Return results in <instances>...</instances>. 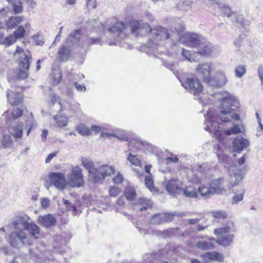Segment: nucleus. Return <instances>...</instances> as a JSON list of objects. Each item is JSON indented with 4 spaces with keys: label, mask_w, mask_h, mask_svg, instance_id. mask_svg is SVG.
I'll return each mask as SVG.
<instances>
[{
    "label": "nucleus",
    "mask_w": 263,
    "mask_h": 263,
    "mask_svg": "<svg viewBox=\"0 0 263 263\" xmlns=\"http://www.w3.org/2000/svg\"><path fill=\"white\" fill-rule=\"evenodd\" d=\"M145 184L146 186V187L149 189L151 191H152V189L154 187V182L151 176H147L145 177Z\"/></svg>",
    "instance_id": "52"
},
{
    "label": "nucleus",
    "mask_w": 263,
    "mask_h": 263,
    "mask_svg": "<svg viewBox=\"0 0 263 263\" xmlns=\"http://www.w3.org/2000/svg\"><path fill=\"white\" fill-rule=\"evenodd\" d=\"M235 75L237 78H240L246 73V66L244 65H239L236 66L235 70Z\"/></svg>",
    "instance_id": "39"
},
{
    "label": "nucleus",
    "mask_w": 263,
    "mask_h": 263,
    "mask_svg": "<svg viewBox=\"0 0 263 263\" xmlns=\"http://www.w3.org/2000/svg\"><path fill=\"white\" fill-rule=\"evenodd\" d=\"M219 94L221 98L219 119L224 122L238 120L239 115L233 112L239 107L238 100L227 91H221Z\"/></svg>",
    "instance_id": "2"
},
{
    "label": "nucleus",
    "mask_w": 263,
    "mask_h": 263,
    "mask_svg": "<svg viewBox=\"0 0 263 263\" xmlns=\"http://www.w3.org/2000/svg\"><path fill=\"white\" fill-rule=\"evenodd\" d=\"M173 233V229H168L164 230L163 232H161V235L162 237L164 238H166L171 236Z\"/></svg>",
    "instance_id": "62"
},
{
    "label": "nucleus",
    "mask_w": 263,
    "mask_h": 263,
    "mask_svg": "<svg viewBox=\"0 0 263 263\" xmlns=\"http://www.w3.org/2000/svg\"><path fill=\"white\" fill-rule=\"evenodd\" d=\"M62 79L61 72L59 69H52L51 73V79L55 85H58Z\"/></svg>",
    "instance_id": "33"
},
{
    "label": "nucleus",
    "mask_w": 263,
    "mask_h": 263,
    "mask_svg": "<svg viewBox=\"0 0 263 263\" xmlns=\"http://www.w3.org/2000/svg\"><path fill=\"white\" fill-rule=\"evenodd\" d=\"M200 55L204 57H211L215 50V46L209 41H201L197 48Z\"/></svg>",
    "instance_id": "13"
},
{
    "label": "nucleus",
    "mask_w": 263,
    "mask_h": 263,
    "mask_svg": "<svg viewBox=\"0 0 263 263\" xmlns=\"http://www.w3.org/2000/svg\"><path fill=\"white\" fill-rule=\"evenodd\" d=\"M258 75L259 79L261 81V84L263 85V67L259 66L258 67Z\"/></svg>",
    "instance_id": "64"
},
{
    "label": "nucleus",
    "mask_w": 263,
    "mask_h": 263,
    "mask_svg": "<svg viewBox=\"0 0 263 263\" xmlns=\"http://www.w3.org/2000/svg\"><path fill=\"white\" fill-rule=\"evenodd\" d=\"M138 203L140 205L142 206L141 207L139 208L140 211L145 210L148 208V206L151 207L152 205V201L145 198H140L138 200Z\"/></svg>",
    "instance_id": "38"
},
{
    "label": "nucleus",
    "mask_w": 263,
    "mask_h": 263,
    "mask_svg": "<svg viewBox=\"0 0 263 263\" xmlns=\"http://www.w3.org/2000/svg\"><path fill=\"white\" fill-rule=\"evenodd\" d=\"M77 130L79 134L83 136H88L90 134V130L83 124L78 125Z\"/></svg>",
    "instance_id": "40"
},
{
    "label": "nucleus",
    "mask_w": 263,
    "mask_h": 263,
    "mask_svg": "<svg viewBox=\"0 0 263 263\" xmlns=\"http://www.w3.org/2000/svg\"><path fill=\"white\" fill-rule=\"evenodd\" d=\"M163 215H165V222L172 221L174 217L176 216L175 215V212L172 213H164L163 214Z\"/></svg>",
    "instance_id": "59"
},
{
    "label": "nucleus",
    "mask_w": 263,
    "mask_h": 263,
    "mask_svg": "<svg viewBox=\"0 0 263 263\" xmlns=\"http://www.w3.org/2000/svg\"><path fill=\"white\" fill-rule=\"evenodd\" d=\"M211 62H205L199 64L196 68L197 76L205 83L208 84L211 78Z\"/></svg>",
    "instance_id": "10"
},
{
    "label": "nucleus",
    "mask_w": 263,
    "mask_h": 263,
    "mask_svg": "<svg viewBox=\"0 0 263 263\" xmlns=\"http://www.w3.org/2000/svg\"><path fill=\"white\" fill-rule=\"evenodd\" d=\"M223 183L224 179L223 178L214 179L210 182L209 185L214 195L221 193L223 191H226Z\"/></svg>",
    "instance_id": "21"
},
{
    "label": "nucleus",
    "mask_w": 263,
    "mask_h": 263,
    "mask_svg": "<svg viewBox=\"0 0 263 263\" xmlns=\"http://www.w3.org/2000/svg\"><path fill=\"white\" fill-rule=\"evenodd\" d=\"M228 173L230 185L232 188V191L234 194L231 200V203L236 204L243 199L245 189L242 186L238 185L244 178L245 174L241 169L232 166L228 168Z\"/></svg>",
    "instance_id": "3"
},
{
    "label": "nucleus",
    "mask_w": 263,
    "mask_h": 263,
    "mask_svg": "<svg viewBox=\"0 0 263 263\" xmlns=\"http://www.w3.org/2000/svg\"><path fill=\"white\" fill-rule=\"evenodd\" d=\"M241 132L240 127L236 125L231 127L230 129L227 130L225 134L227 135H231L232 134H237Z\"/></svg>",
    "instance_id": "50"
},
{
    "label": "nucleus",
    "mask_w": 263,
    "mask_h": 263,
    "mask_svg": "<svg viewBox=\"0 0 263 263\" xmlns=\"http://www.w3.org/2000/svg\"><path fill=\"white\" fill-rule=\"evenodd\" d=\"M62 202L63 204L66 206L67 211L72 210L73 214H76V208L71 202L65 199L62 200Z\"/></svg>",
    "instance_id": "49"
},
{
    "label": "nucleus",
    "mask_w": 263,
    "mask_h": 263,
    "mask_svg": "<svg viewBox=\"0 0 263 263\" xmlns=\"http://www.w3.org/2000/svg\"><path fill=\"white\" fill-rule=\"evenodd\" d=\"M184 196L189 198H196L198 197V194L193 186L190 185L186 187L183 191Z\"/></svg>",
    "instance_id": "29"
},
{
    "label": "nucleus",
    "mask_w": 263,
    "mask_h": 263,
    "mask_svg": "<svg viewBox=\"0 0 263 263\" xmlns=\"http://www.w3.org/2000/svg\"><path fill=\"white\" fill-rule=\"evenodd\" d=\"M9 8L7 7L3 8L0 10V17L5 18L8 15Z\"/></svg>",
    "instance_id": "63"
},
{
    "label": "nucleus",
    "mask_w": 263,
    "mask_h": 263,
    "mask_svg": "<svg viewBox=\"0 0 263 263\" xmlns=\"http://www.w3.org/2000/svg\"><path fill=\"white\" fill-rule=\"evenodd\" d=\"M9 132L14 138H19L22 135V126L17 122H13L9 128Z\"/></svg>",
    "instance_id": "22"
},
{
    "label": "nucleus",
    "mask_w": 263,
    "mask_h": 263,
    "mask_svg": "<svg viewBox=\"0 0 263 263\" xmlns=\"http://www.w3.org/2000/svg\"><path fill=\"white\" fill-rule=\"evenodd\" d=\"M12 143V138L9 135H4L3 144L5 147L9 146Z\"/></svg>",
    "instance_id": "55"
},
{
    "label": "nucleus",
    "mask_w": 263,
    "mask_h": 263,
    "mask_svg": "<svg viewBox=\"0 0 263 263\" xmlns=\"http://www.w3.org/2000/svg\"><path fill=\"white\" fill-rule=\"evenodd\" d=\"M127 160L134 165L140 166L141 162L139 158H138L137 156L129 153L127 157Z\"/></svg>",
    "instance_id": "46"
},
{
    "label": "nucleus",
    "mask_w": 263,
    "mask_h": 263,
    "mask_svg": "<svg viewBox=\"0 0 263 263\" xmlns=\"http://www.w3.org/2000/svg\"><path fill=\"white\" fill-rule=\"evenodd\" d=\"M227 83L225 74L221 71H218L213 78L211 77L208 84L214 87H221Z\"/></svg>",
    "instance_id": "16"
},
{
    "label": "nucleus",
    "mask_w": 263,
    "mask_h": 263,
    "mask_svg": "<svg viewBox=\"0 0 263 263\" xmlns=\"http://www.w3.org/2000/svg\"><path fill=\"white\" fill-rule=\"evenodd\" d=\"M14 56L17 59L19 66V71L17 75V78L19 79L24 80L28 76L27 71L29 66V57L26 54L24 50L19 46H17L14 53Z\"/></svg>",
    "instance_id": "5"
},
{
    "label": "nucleus",
    "mask_w": 263,
    "mask_h": 263,
    "mask_svg": "<svg viewBox=\"0 0 263 263\" xmlns=\"http://www.w3.org/2000/svg\"><path fill=\"white\" fill-rule=\"evenodd\" d=\"M124 194L126 198L128 200H133L136 196V191L135 189L132 186H128L124 191Z\"/></svg>",
    "instance_id": "37"
},
{
    "label": "nucleus",
    "mask_w": 263,
    "mask_h": 263,
    "mask_svg": "<svg viewBox=\"0 0 263 263\" xmlns=\"http://www.w3.org/2000/svg\"><path fill=\"white\" fill-rule=\"evenodd\" d=\"M25 28L23 26H18V28L14 31L13 35L16 37V39L23 37L25 34Z\"/></svg>",
    "instance_id": "48"
},
{
    "label": "nucleus",
    "mask_w": 263,
    "mask_h": 263,
    "mask_svg": "<svg viewBox=\"0 0 263 263\" xmlns=\"http://www.w3.org/2000/svg\"><path fill=\"white\" fill-rule=\"evenodd\" d=\"M22 114L23 110L18 108H14L12 111V115L14 119L21 117Z\"/></svg>",
    "instance_id": "56"
},
{
    "label": "nucleus",
    "mask_w": 263,
    "mask_h": 263,
    "mask_svg": "<svg viewBox=\"0 0 263 263\" xmlns=\"http://www.w3.org/2000/svg\"><path fill=\"white\" fill-rule=\"evenodd\" d=\"M15 92L11 88L7 93L8 102L12 106H17L20 104L23 101V95L20 92L21 88Z\"/></svg>",
    "instance_id": "15"
},
{
    "label": "nucleus",
    "mask_w": 263,
    "mask_h": 263,
    "mask_svg": "<svg viewBox=\"0 0 263 263\" xmlns=\"http://www.w3.org/2000/svg\"><path fill=\"white\" fill-rule=\"evenodd\" d=\"M100 172L102 174L103 179L107 176H110L115 173V171L111 166L105 165L100 167Z\"/></svg>",
    "instance_id": "32"
},
{
    "label": "nucleus",
    "mask_w": 263,
    "mask_h": 263,
    "mask_svg": "<svg viewBox=\"0 0 263 263\" xmlns=\"http://www.w3.org/2000/svg\"><path fill=\"white\" fill-rule=\"evenodd\" d=\"M22 20L19 16H11L7 22L6 25L8 28L12 29L20 24Z\"/></svg>",
    "instance_id": "31"
},
{
    "label": "nucleus",
    "mask_w": 263,
    "mask_h": 263,
    "mask_svg": "<svg viewBox=\"0 0 263 263\" xmlns=\"http://www.w3.org/2000/svg\"><path fill=\"white\" fill-rule=\"evenodd\" d=\"M181 186V182L178 179H171L166 182L165 187L169 194L176 196Z\"/></svg>",
    "instance_id": "17"
},
{
    "label": "nucleus",
    "mask_w": 263,
    "mask_h": 263,
    "mask_svg": "<svg viewBox=\"0 0 263 263\" xmlns=\"http://www.w3.org/2000/svg\"><path fill=\"white\" fill-rule=\"evenodd\" d=\"M203 257L204 260H217L219 262H222L223 260L222 255L217 252L205 253L203 254Z\"/></svg>",
    "instance_id": "25"
},
{
    "label": "nucleus",
    "mask_w": 263,
    "mask_h": 263,
    "mask_svg": "<svg viewBox=\"0 0 263 263\" xmlns=\"http://www.w3.org/2000/svg\"><path fill=\"white\" fill-rule=\"evenodd\" d=\"M52 184L58 189L62 190L66 186L65 175L61 173L53 172L49 175Z\"/></svg>",
    "instance_id": "12"
},
{
    "label": "nucleus",
    "mask_w": 263,
    "mask_h": 263,
    "mask_svg": "<svg viewBox=\"0 0 263 263\" xmlns=\"http://www.w3.org/2000/svg\"><path fill=\"white\" fill-rule=\"evenodd\" d=\"M233 235L226 234V235L220 236L216 242L220 245L224 247L229 246L233 241Z\"/></svg>",
    "instance_id": "28"
},
{
    "label": "nucleus",
    "mask_w": 263,
    "mask_h": 263,
    "mask_svg": "<svg viewBox=\"0 0 263 263\" xmlns=\"http://www.w3.org/2000/svg\"><path fill=\"white\" fill-rule=\"evenodd\" d=\"M148 32H150L151 34V38L146 44V46L148 48H155L161 42L168 39L170 36L168 30L161 26H157L154 28L151 27V30H148Z\"/></svg>",
    "instance_id": "4"
},
{
    "label": "nucleus",
    "mask_w": 263,
    "mask_h": 263,
    "mask_svg": "<svg viewBox=\"0 0 263 263\" xmlns=\"http://www.w3.org/2000/svg\"><path fill=\"white\" fill-rule=\"evenodd\" d=\"M89 176L93 180L94 182H97L101 180H103L101 173L100 172V168L98 170L95 168L89 173Z\"/></svg>",
    "instance_id": "35"
},
{
    "label": "nucleus",
    "mask_w": 263,
    "mask_h": 263,
    "mask_svg": "<svg viewBox=\"0 0 263 263\" xmlns=\"http://www.w3.org/2000/svg\"><path fill=\"white\" fill-rule=\"evenodd\" d=\"M34 42L36 45L42 46L45 42L44 37L39 35H34Z\"/></svg>",
    "instance_id": "51"
},
{
    "label": "nucleus",
    "mask_w": 263,
    "mask_h": 263,
    "mask_svg": "<svg viewBox=\"0 0 263 263\" xmlns=\"http://www.w3.org/2000/svg\"><path fill=\"white\" fill-rule=\"evenodd\" d=\"M110 196L115 197L121 192V190L117 186H113L111 187L109 191Z\"/></svg>",
    "instance_id": "53"
},
{
    "label": "nucleus",
    "mask_w": 263,
    "mask_h": 263,
    "mask_svg": "<svg viewBox=\"0 0 263 263\" xmlns=\"http://www.w3.org/2000/svg\"><path fill=\"white\" fill-rule=\"evenodd\" d=\"M13 7V10L15 13H20L22 12V4L20 0L10 3Z\"/></svg>",
    "instance_id": "44"
},
{
    "label": "nucleus",
    "mask_w": 263,
    "mask_h": 263,
    "mask_svg": "<svg viewBox=\"0 0 263 263\" xmlns=\"http://www.w3.org/2000/svg\"><path fill=\"white\" fill-rule=\"evenodd\" d=\"M125 29V24L118 21L115 17L110 18L106 21V25L104 26V29L107 30L109 33L113 35V37H123L124 34L122 33L123 30Z\"/></svg>",
    "instance_id": "6"
},
{
    "label": "nucleus",
    "mask_w": 263,
    "mask_h": 263,
    "mask_svg": "<svg viewBox=\"0 0 263 263\" xmlns=\"http://www.w3.org/2000/svg\"><path fill=\"white\" fill-rule=\"evenodd\" d=\"M131 31L133 33L140 34L148 32L151 30V26L143 21H133L130 22Z\"/></svg>",
    "instance_id": "11"
},
{
    "label": "nucleus",
    "mask_w": 263,
    "mask_h": 263,
    "mask_svg": "<svg viewBox=\"0 0 263 263\" xmlns=\"http://www.w3.org/2000/svg\"><path fill=\"white\" fill-rule=\"evenodd\" d=\"M233 21L237 26H243L245 25L244 18L240 15L235 16Z\"/></svg>",
    "instance_id": "54"
},
{
    "label": "nucleus",
    "mask_w": 263,
    "mask_h": 263,
    "mask_svg": "<svg viewBox=\"0 0 263 263\" xmlns=\"http://www.w3.org/2000/svg\"><path fill=\"white\" fill-rule=\"evenodd\" d=\"M71 45L67 44V42L60 47L58 52L59 61L66 62L69 60L71 55Z\"/></svg>",
    "instance_id": "18"
},
{
    "label": "nucleus",
    "mask_w": 263,
    "mask_h": 263,
    "mask_svg": "<svg viewBox=\"0 0 263 263\" xmlns=\"http://www.w3.org/2000/svg\"><path fill=\"white\" fill-rule=\"evenodd\" d=\"M249 145V141L241 136L236 137L233 142L234 151L238 153L246 149Z\"/></svg>",
    "instance_id": "20"
},
{
    "label": "nucleus",
    "mask_w": 263,
    "mask_h": 263,
    "mask_svg": "<svg viewBox=\"0 0 263 263\" xmlns=\"http://www.w3.org/2000/svg\"><path fill=\"white\" fill-rule=\"evenodd\" d=\"M15 231L9 237L10 246L16 249L29 247L33 243V220L27 215L18 217L13 223Z\"/></svg>",
    "instance_id": "1"
},
{
    "label": "nucleus",
    "mask_w": 263,
    "mask_h": 263,
    "mask_svg": "<svg viewBox=\"0 0 263 263\" xmlns=\"http://www.w3.org/2000/svg\"><path fill=\"white\" fill-rule=\"evenodd\" d=\"M68 183L72 187H79L83 185L84 181L82 170L78 165L72 168L71 173L68 175Z\"/></svg>",
    "instance_id": "8"
},
{
    "label": "nucleus",
    "mask_w": 263,
    "mask_h": 263,
    "mask_svg": "<svg viewBox=\"0 0 263 263\" xmlns=\"http://www.w3.org/2000/svg\"><path fill=\"white\" fill-rule=\"evenodd\" d=\"M216 5L220 9V13L223 17H230L234 14L230 6L223 4L222 1L216 2Z\"/></svg>",
    "instance_id": "23"
},
{
    "label": "nucleus",
    "mask_w": 263,
    "mask_h": 263,
    "mask_svg": "<svg viewBox=\"0 0 263 263\" xmlns=\"http://www.w3.org/2000/svg\"><path fill=\"white\" fill-rule=\"evenodd\" d=\"M211 240H215V238H211L208 240H200L197 242V247L202 250H211L214 248V244Z\"/></svg>",
    "instance_id": "26"
},
{
    "label": "nucleus",
    "mask_w": 263,
    "mask_h": 263,
    "mask_svg": "<svg viewBox=\"0 0 263 263\" xmlns=\"http://www.w3.org/2000/svg\"><path fill=\"white\" fill-rule=\"evenodd\" d=\"M97 6L96 0H86V6L88 9H95Z\"/></svg>",
    "instance_id": "57"
},
{
    "label": "nucleus",
    "mask_w": 263,
    "mask_h": 263,
    "mask_svg": "<svg viewBox=\"0 0 263 263\" xmlns=\"http://www.w3.org/2000/svg\"><path fill=\"white\" fill-rule=\"evenodd\" d=\"M81 37V31L79 30H76L72 31L68 36L67 39V44L71 45L73 46L74 45L77 44L79 41Z\"/></svg>",
    "instance_id": "24"
},
{
    "label": "nucleus",
    "mask_w": 263,
    "mask_h": 263,
    "mask_svg": "<svg viewBox=\"0 0 263 263\" xmlns=\"http://www.w3.org/2000/svg\"><path fill=\"white\" fill-rule=\"evenodd\" d=\"M234 226V223L231 222L228 227H221L217 229H215L214 230V233L215 235H226L230 232L231 229Z\"/></svg>",
    "instance_id": "30"
},
{
    "label": "nucleus",
    "mask_w": 263,
    "mask_h": 263,
    "mask_svg": "<svg viewBox=\"0 0 263 263\" xmlns=\"http://www.w3.org/2000/svg\"><path fill=\"white\" fill-rule=\"evenodd\" d=\"M211 116V114L208 112L204 122V128L210 133H213L214 136L220 141L222 139L221 137L222 131L220 130V127L218 122L215 121Z\"/></svg>",
    "instance_id": "9"
},
{
    "label": "nucleus",
    "mask_w": 263,
    "mask_h": 263,
    "mask_svg": "<svg viewBox=\"0 0 263 263\" xmlns=\"http://www.w3.org/2000/svg\"><path fill=\"white\" fill-rule=\"evenodd\" d=\"M181 85L195 97H200L203 87L197 78H187L184 82L180 80Z\"/></svg>",
    "instance_id": "7"
},
{
    "label": "nucleus",
    "mask_w": 263,
    "mask_h": 263,
    "mask_svg": "<svg viewBox=\"0 0 263 263\" xmlns=\"http://www.w3.org/2000/svg\"><path fill=\"white\" fill-rule=\"evenodd\" d=\"M198 191L200 195L204 199H208L214 195L209 184L199 186Z\"/></svg>",
    "instance_id": "27"
},
{
    "label": "nucleus",
    "mask_w": 263,
    "mask_h": 263,
    "mask_svg": "<svg viewBox=\"0 0 263 263\" xmlns=\"http://www.w3.org/2000/svg\"><path fill=\"white\" fill-rule=\"evenodd\" d=\"M81 161L83 165L88 171V173L95 168L92 161L86 158H82Z\"/></svg>",
    "instance_id": "42"
},
{
    "label": "nucleus",
    "mask_w": 263,
    "mask_h": 263,
    "mask_svg": "<svg viewBox=\"0 0 263 263\" xmlns=\"http://www.w3.org/2000/svg\"><path fill=\"white\" fill-rule=\"evenodd\" d=\"M41 203L43 209L47 208L50 205V200L47 198H42Z\"/></svg>",
    "instance_id": "60"
},
{
    "label": "nucleus",
    "mask_w": 263,
    "mask_h": 263,
    "mask_svg": "<svg viewBox=\"0 0 263 263\" xmlns=\"http://www.w3.org/2000/svg\"><path fill=\"white\" fill-rule=\"evenodd\" d=\"M202 40L199 35L194 33H187L184 35V42L190 47L197 48Z\"/></svg>",
    "instance_id": "14"
},
{
    "label": "nucleus",
    "mask_w": 263,
    "mask_h": 263,
    "mask_svg": "<svg viewBox=\"0 0 263 263\" xmlns=\"http://www.w3.org/2000/svg\"><path fill=\"white\" fill-rule=\"evenodd\" d=\"M38 221L42 226L46 228H50L55 225L57 219L52 214H48L43 216H40Z\"/></svg>",
    "instance_id": "19"
},
{
    "label": "nucleus",
    "mask_w": 263,
    "mask_h": 263,
    "mask_svg": "<svg viewBox=\"0 0 263 263\" xmlns=\"http://www.w3.org/2000/svg\"><path fill=\"white\" fill-rule=\"evenodd\" d=\"M54 120L55 121L57 126L63 127L66 126L68 123V119L65 116H54Z\"/></svg>",
    "instance_id": "34"
},
{
    "label": "nucleus",
    "mask_w": 263,
    "mask_h": 263,
    "mask_svg": "<svg viewBox=\"0 0 263 263\" xmlns=\"http://www.w3.org/2000/svg\"><path fill=\"white\" fill-rule=\"evenodd\" d=\"M200 55L198 52L193 53L192 56L190 57V61L191 62H198L200 59V58L199 57Z\"/></svg>",
    "instance_id": "58"
},
{
    "label": "nucleus",
    "mask_w": 263,
    "mask_h": 263,
    "mask_svg": "<svg viewBox=\"0 0 263 263\" xmlns=\"http://www.w3.org/2000/svg\"><path fill=\"white\" fill-rule=\"evenodd\" d=\"M10 263H29L28 259L24 255L18 254L15 255Z\"/></svg>",
    "instance_id": "43"
},
{
    "label": "nucleus",
    "mask_w": 263,
    "mask_h": 263,
    "mask_svg": "<svg viewBox=\"0 0 263 263\" xmlns=\"http://www.w3.org/2000/svg\"><path fill=\"white\" fill-rule=\"evenodd\" d=\"M243 39V38L241 35L236 38L234 43L235 46L239 48L242 45Z\"/></svg>",
    "instance_id": "61"
},
{
    "label": "nucleus",
    "mask_w": 263,
    "mask_h": 263,
    "mask_svg": "<svg viewBox=\"0 0 263 263\" xmlns=\"http://www.w3.org/2000/svg\"><path fill=\"white\" fill-rule=\"evenodd\" d=\"M165 215H163V214H158L153 216L151 221L154 224H158L165 222Z\"/></svg>",
    "instance_id": "41"
},
{
    "label": "nucleus",
    "mask_w": 263,
    "mask_h": 263,
    "mask_svg": "<svg viewBox=\"0 0 263 263\" xmlns=\"http://www.w3.org/2000/svg\"><path fill=\"white\" fill-rule=\"evenodd\" d=\"M209 169V166L206 163H202L201 165H196L194 166V171H198L201 175L206 174Z\"/></svg>",
    "instance_id": "36"
},
{
    "label": "nucleus",
    "mask_w": 263,
    "mask_h": 263,
    "mask_svg": "<svg viewBox=\"0 0 263 263\" xmlns=\"http://www.w3.org/2000/svg\"><path fill=\"white\" fill-rule=\"evenodd\" d=\"M213 217L218 219H225L227 217V214L224 211H214L212 212Z\"/></svg>",
    "instance_id": "47"
},
{
    "label": "nucleus",
    "mask_w": 263,
    "mask_h": 263,
    "mask_svg": "<svg viewBox=\"0 0 263 263\" xmlns=\"http://www.w3.org/2000/svg\"><path fill=\"white\" fill-rule=\"evenodd\" d=\"M16 41V37L13 35H10L5 38L4 37V41L3 42L2 45H4L6 47H8L14 43Z\"/></svg>",
    "instance_id": "45"
}]
</instances>
